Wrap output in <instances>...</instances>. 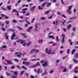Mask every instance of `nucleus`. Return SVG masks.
Here are the masks:
<instances>
[{"mask_svg": "<svg viewBox=\"0 0 78 78\" xmlns=\"http://www.w3.org/2000/svg\"><path fill=\"white\" fill-rule=\"evenodd\" d=\"M67 71V69L66 68H65L64 69H63L62 71V72H66Z\"/></svg>", "mask_w": 78, "mask_h": 78, "instance_id": "obj_32", "label": "nucleus"}, {"mask_svg": "<svg viewBox=\"0 0 78 78\" xmlns=\"http://www.w3.org/2000/svg\"><path fill=\"white\" fill-rule=\"evenodd\" d=\"M73 60V62L76 64H77V63H78V60H77L74 59Z\"/></svg>", "mask_w": 78, "mask_h": 78, "instance_id": "obj_17", "label": "nucleus"}, {"mask_svg": "<svg viewBox=\"0 0 78 78\" xmlns=\"http://www.w3.org/2000/svg\"><path fill=\"white\" fill-rule=\"evenodd\" d=\"M26 12V11H25L24 10H23V12H22V13L23 14H25Z\"/></svg>", "mask_w": 78, "mask_h": 78, "instance_id": "obj_62", "label": "nucleus"}, {"mask_svg": "<svg viewBox=\"0 0 78 78\" xmlns=\"http://www.w3.org/2000/svg\"><path fill=\"white\" fill-rule=\"evenodd\" d=\"M41 20H44L45 19V17H42L40 18Z\"/></svg>", "mask_w": 78, "mask_h": 78, "instance_id": "obj_51", "label": "nucleus"}, {"mask_svg": "<svg viewBox=\"0 0 78 78\" xmlns=\"http://www.w3.org/2000/svg\"><path fill=\"white\" fill-rule=\"evenodd\" d=\"M12 78H16V76H11Z\"/></svg>", "mask_w": 78, "mask_h": 78, "instance_id": "obj_64", "label": "nucleus"}, {"mask_svg": "<svg viewBox=\"0 0 78 78\" xmlns=\"http://www.w3.org/2000/svg\"><path fill=\"white\" fill-rule=\"evenodd\" d=\"M35 51V49L34 48L30 50V53H33V52Z\"/></svg>", "mask_w": 78, "mask_h": 78, "instance_id": "obj_23", "label": "nucleus"}, {"mask_svg": "<svg viewBox=\"0 0 78 78\" xmlns=\"http://www.w3.org/2000/svg\"><path fill=\"white\" fill-rule=\"evenodd\" d=\"M22 67L23 69H24V70H27V69L24 66H22Z\"/></svg>", "mask_w": 78, "mask_h": 78, "instance_id": "obj_40", "label": "nucleus"}, {"mask_svg": "<svg viewBox=\"0 0 78 78\" xmlns=\"http://www.w3.org/2000/svg\"><path fill=\"white\" fill-rule=\"evenodd\" d=\"M66 22V20H64V22H63V23H62V25H64V23H65Z\"/></svg>", "mask_w": 78, "mask_h": 78, "instance_id": "obj_37", "label": "nucleus"}, {"mask_svg": "<svg viewBox=\"0 0 78 78\" xmlns=\"http://www.w3.org/2000/svg\"><path fill=\"white\" fill-rule=\"evenodd\" d=\"M69 42L70 45H73V42L72 41V40L69 39L68 40Z\"/></svg>", "mask_w": 78, "mask_h": 78, "instance_id": "obj_12", "label": "nucleus"}, {"mask_svg": "<svg viewBox=\"0 0 78 78\" xmlns=\"http://www.w3.org/2000/svg\"><path fill=\"white\" fill-rule=\"evenodd\" d=\"M52 18V16H51L48 17V19H50Z\"/></svg>", "mask_w": 78, "mask_h": 78, "instance_id": "obj_60", "label": "nucleus"}, {"mask_svg": "<svg viewBox=\"0 0 78 78\" xmlns=\"http://www.w3.org/2000/svg\"><path fill=\"white\" fill-rule=\"evenodd\" d=\"M25 72V71H21V73H20V75H22L23 74V73Z\"/></svg>", "mask_w": 78, "mask_h": 78, "instance_id": "obj_30", "label": "nucleus"}, {"mask_svg": "<svg viewBox=\"0 0 78 78\" xmlns=\"http://www.w3.org/2000/svg\"><path fill=\"white\" fill-rule=\"evenodd\" d=\"M21 34H22V35H23V37H24V38H26L27 37L26 36H25V35H24V34H23L22 33H21Z\"/></svg>", "mask_w": 78, "mask_h": 78, "instance_id": "obj_48", "label": "nucleus"}, {"mask_svg": "<svg viewBox=\"0 0 78 78\" xmlns=\"http://www.w3.org/2000/svg\"><path fill=\"white\" fill-rule=\"evenodd\" d=\"M46 4L47 3H44V4H41V6H45V5H46Z\"/></svg>", "mask_w": 78, "mask_h": 78, "instance_id": "obj_61", "label": "nucleus"}, {"mask_svg": "<svg viewBox=\"0 0 78 78\" xmlns=\"http://www.w3.org/2000/svg\"><path fill=\"white\" fill-rule=\"evenodd\" d=\"M49 37L50 38H52V39H55V37H53V36L50 35L49 36Z\"/></svg>", "mask_w": 78, "mask_h": 78, "instance_id": "obj_27", "label": "nucleus"}, {"mask_svg": "<svg viewBox=\"0 0 78 78\" xmlns=\"http://www.w3.org/2000/svg\"><path fill=\"white\" fill-rule=\"evenodd\" d=\"M8 31H12V32H14V30H12L11 29H10L9 30H8Z\"/></svg>", "mask_w": 78, "mask_h": 78, "instance_id": "obj_47", "label": "nucleus"}, {"mask_svg": "<svg viewBox=\"0 0 78 78\" xmlns=\"http://www.w3.org/2000/svg\"><path fill=\"white\" fill-rule=\"evenodd\" d=\"M6 48V46L5 45H3L2 47H0V49H3V48Z\"/></svg>", "mask_w": 78, "mask_h": 78, "instance_id": "obj_15", "label": "nucleus"}, {"mask_svg": "<svg viewBox=\"0 0 78 78\" xmlns=\"http://www.w3.org/2000/svg\"><path fill=\"white\" fill-rule=\"evenodd\" d=\"M33 28V27H28V30H27V32H30V30H31L32 28Z\"/></svg>", "mask_w": 78, "mask_h": 78, "instance_id": "obj_13", "label": "nucleus"}, {"mask_svg": "<svg viewBox=\"0 0 78 78\" xmlns=\"http://www.w3.org/2000/svg\"><path fill=\"white\" fill-rule=\"evenodd\" d=\"M49 12H50L49 10L46 11V12H45V14H48Z\"/></svg>", "mask_w": 78, "mask_h": 78, "instance_id": "obj_50", "label": "nucleus"}, {"mask_svg": "<svg viewBox=\"0 0 78 78\" xmlns=\"http://www.w3.org/2000/svg\"><path fill=\"white\" fill-rule=\"evenodd\" d=\"M37 61V59H34L33 60H32L31 61H32V62H33V61Z\"/></svg>", "mask_w": 78, "mask_h": 78, "instance_id": "obj_58", "label": "nucleus"}, {"mask_svg": "<svg viewBox=\"0 0 78 78\" xmlns=\"http://www.w3.org/2000/svg\"><path fill=\"white\" fill-rule=\"evenodd\" d=\"M11 5H9V6H7V8L9 10H10V9H11Z\"/></svg>", "mask_w": 78, "mask_h": 78, "instance_id": "obj_20", "label": "nucleus"}, {"mask_svg": "<svg viewBox=\"0 0 78 78\" xmlns=\"http://www.w3.org/2000/svg\"><path fill=\"white\" fill-rule=\"evenodd\" d=\"M38 9H39V10H42V8H41V6L40 5L38 6Z\"/></svg>", "mask_w": 78, "mask_h": 78, "instance_id": "obj_25", "label": "nucleus"}, {"mask_svg": "<svg viewBox=\"0 0 78 78\" xmlns=\"http://www.w3.org/2000/svg\"><path fill=\"white\" fill-rule=\"evenodd\" d=\"M35 52H36L37 53H38L39 51V50L37 49H35Z\"/></svg>", "mask_w": 78, "mask_h": 78, "instance_id": "obj_54", "label": "nucleus"}, {"mask_svg": "<svg viewBox=\"0 0 78 78\" xmlns=\"http://www.w3.org/2000/svg\"><path fill=\"white\" fill-rule=\"evenodd\" d=\"M4 36H5V38L7 40H8V36H7V34H5L4 35Z\"/></svg>", "mask_w": 78, "mask_h": 78, "instance_id": "obj_18", "label": "nucleus"}, {"mask_svg": "<svg viewBox=\"0 0 78 78\" xmlns=\"http://www.w3.org/2000/svg\"><path fill=\"white\" fill-rule=\"evenodd\" d=\"M12 22H13V23H17V21L16 20H13L12 21Z\"/></svg>", "mask_w": 78, "mask_h": 78, "instance_id": "obj_55", "label": "nucleus"}, {"mask_svg": "<svg viewBox=\"0 0 78 78\" xmlns=\"http://www.w3.org/2000/svg\"><path fill=\"white\" fill-rule=\"evenodd\" d=\"M6 74H7V75L8 76H11V74L9 73H8L7 72L6 73Z\"/></svg>", "mask_w": 78, "mask_h": 78, "instance_id": "obj_53", "label": "nucleus"}, {"mask_svg": "<svg viewBox=\"0 0 78 78\" xmlns=\"http://www.w3.org/2000/svg\"><path fill=\"white\" fill-rule=\"evenodd\" d=\"M27 59H28L27 58H23L22 60L23 61H27Z\"/></svg>", "mask_w": 78, "mask_h": 78, "instance_id": "obj_56", "label": "nucleus"}, {"mask_svg": "<svg viewBox=\"0 0 78 78\" xmlns=\"http://www.w3.org/2000/svg\"><path fill=\"white\" fill-rule=\"evenodd\" d=\"M43 67H45V66H48V62H45L44 64H42Z\"/></svg>", "mask_w": 78, "mask_h": 78, "instance_id": "obj_10", "label": "nucleus"}, {"mask_svg": "<svg viewBox=\"0 0 78 78\" xmlns=\"http://www.w3.org/2000/svg\"><path fill=\"white\" fill-rule=\"evenodd\" d=\"M38 42L40 44H41V43H42L43 42V40H41L38 41Z\"/></svg>", "mask_w": 78, "mask_h": 78, "instance_id": "obj_26", "label": "nucleus"}, {"mask_svg": "<svg viewBox=\"0 0 78 78\" xmlns=\"http://www.w3.org/2000/svg\"><path fill=\"white\" fill-rule=\"evenodd\" d=\"M68 9H69V10H70V9H71L72 8V6L71 5L70 6H68Z\"/></svg>", "mask_w": 78, "mask_h": 78, "instance_id": "obj_21", "label": "nucleus"}, {"mask_svg": "<svg viewBox=\"0 0 78 78\" xmlns=\"http://www.w3.org/2000/svg\"><path fill=\"white\" fill-rule=\"evenodd\" d=\"M26 10H27V8H26L25 9H22V11H26Z\"/></svg>", "mask_w": 78, "mask_h": 78, "instance_id": "obj_59", "label": "nucleus"}, {"mask_svg": "<svg viewBox=\"0 0 78 78\" xmlns=\"http://www.w3.org/2000/svg\"><path fill=\"white\" fill-rule=\"evenodd\" d=\"M75 18H76V17H73L69 18V20H72V19H75Z\"/></svg>", "mask_w": 78, "mask_h": 78, "instance_id": "obj_34", "label": "nucleus"}, {"mask_svg": "<svg viewBox=\"0 0 78 78\" xmlns=\"http://www.w3.org/2000/svg\"><path fill=\"white\" fill-rule=\"evenodd\" d=\"M31 43L30 42H29L27 44V46H29V45H31Z\"/></svg>", "mask_w": 78, "mask_h": 78, "instance_id": "obj_36", "label": "nucleus"}, {"mask_svg": "<svg viewBox=\"0 0 78 78\" xmlns=\"http://www.w3.org/2000/svg\"><path fill=\"white\" fill-rule=\"evenodd\" d=\"M47 74H48V73L47 72V71H45L44 73L41 74V76H44V75H47Z\"/></svg>", "mask_w": 78, "mask_h": 78, "instance_id": "obj_11", "label": "nucleus"}, {"mask_svg": "<svg viewBox=\"0 0 78 78\" xmlns=\"http://www.w3.org/2000/svg\"><path fill=\"white\" fill-rule=\"evenodd\" d=\"M40 72V69H37V74H39V73Z\"/></svg>", "mask_w": 78, "mask_h": 78, "instance_id": "obj_28", "label": "nucleus"}, {"mask_svg": "<svg viewBox=\"0 0 78 78\" xmlns=\"http://www.w3.org/2000/svg\"><path fill=\"white\" fill-rule=\"evenodd\" d=\"M12 12H17V11L16 9H14L12 11Z\"/></svg>", "mask_w": 78, "mask_h": 78, "instance_id": "obj_43", "label": "nucleus"}, {"mask_svg": "<svg viewBox=\"0 0 78 78\" xmlns=\"http://www.w3.org/2000/svg\"><path fill=\"white\" fill-rule=\"evenodd\" d=\"M16 67H17L18 69H22V68H21V67H20L19 66H16Z\"/></svg>", "mask_w": 78, "mask_h": 78, "instance_id": "obj_45", "label": "nucleus"}, {"mask_svg": "<svg viewBox=\"0 0 78 78\" xmlns=\"http://www.w3.org/2000/svg\"><path fill=\"white\" fill-rule=\"evenodd\" d=\"M14 61H15V62H19V60H17V59L16 58H15L14 59Z\"/></svg>", "mask_w": 78, "mask_h": 78, "instance_id": "obj_38", "label": "nucleus"}, {"mask_svg": "<svg viewBox=\"0 0 78 78\" xmlns=\"http://www.w3.org/2000/svg\"><path fill=\"white\" fill-rule=\"evenodd\" d=\"M55 39H56L57 42H58L59 41V38H58V36H56Z\"/></svg>", "mask_w": 78, "mask_h": 78, "instance_id": "obj_22", "label": "nucleus"}, {"mask_svg": "<svg viewBox=\"0 0 78 78\" xmlns=\"http://www.w3.org/2000/svg\"><path fill=\"white\" fill-rule=\"evenodd\" d=\"M21 41L20 42V44H23V43H24L25 42V41H23L22 40H21V41Z\"/></svg>", "mask_w": 78, "mask_h": 78, "instance_id": "obj_52", "label": "nucleus"}, {"mask_svg": "<svg viewBox=\"0 0 78 78\" xmlns=\"http://www.w3.org/2000/svg\"><path fill=\"white\" fill-rule=\"evenodd\" d=\"M61 16L62 17H64V18H66V16L64 14H61Z\"/></svg>", "mask_w": 78, "mask_h": 78, "instance_id": "obj_49", "label": "nucleus"}, {"mask_svg": "<svg viewBox=\"0 0 78 78\" xmlns=\"http://www.w3.org/2000/svg\"><path fill=\"white\" fill-rule=\"evenodd\" d=\"M2 30L3 31H5V28H2Z\"/></svg>", "mask_w": 78, "mask_h": 78, "instance_id": "obj_63", "label": "nucleus"}, {"mask_svg": "<svg viewBox=\"0 0 78 78\" xmlns=\"http://www.w3.org/2000/svg\"><path fill=\"white\" fill-rule=\"evenodd\" d=\"M69 9H67V10H66V12H67V13H69V14H71V13H72V12H71V11L70 10H69Z\"/></svg>", "mask_w": 78, "mask_h": 78, "instance_id": "obj_14", "label": "nucleus"}, {"mask_svg": "<svg viewBox=\"0 0 78 78\" xmlns=\"http://www.w3.org/2000/svg\"><path fill=\"white\" fill-rule=\"evenodd\" d=\"M67 53V54H69V52H70V50L69 49H68L66 50Z\"/></svg>", "mask_w": 78, "mask_h": 78, "instance_id": "obj_41", "label": "nucleus"}, {"mask_svg": "<svg viewBox=\"0 0 78 78\" xmlns=\"http://www.w3.org/2000/svg\"><path fill=\"white\" fill-rule=\"evenodd\" d=\"M58 62H59V60H58L56 62V66H57L58 65Z\"/></svg>", "mask_w": 78, "mask_h": 78, "instance_id": "obj_42", "label": "nucleus"}, {"mask_svg": "<svg viewBox=\"0 0 78 78\" xmlns=\"http://www.w3.org/2000/svg\"><path fill=\"white\" fill-rule=\"evenodd\" d=\"M16 33L14 32L12 34L11 36V40H13L14 37H16Z\"/></svg>", "mask_w": 78, "mask_h": 78, "instance_id": "obj_3", "label": "nucleus"}, {"mask_svg": "<svg viewBox=\"0 0 78 78\" xmlns=\"http://www.w3.org/2000/svg\"><path fill=\"white\" fill-rule=\"evenodd\" d=\"M17 28H18L19 30H22V28L20 27L19 26L18 27H17Z\"/></svg>", "mask_w": 78, "mask_h": 78, "instance_id": "obj_44", "label": "nucleus"}, {"mask_svg": "<svg viewBox=\"0 0 78 78\" xmlns=\"http://www.w3.org/2000/svg\"><path fill=\"white\" fill-rule=\"evenodd\" d=\"M5 23L6 24V25H8V24H9V22L8 21H5Z\"/></svg>", "mask_w": 78, "mask_h": 78, "instance_id": "obj_31", "label": "nucleus"}, {"mask_svg": "<svg viewBox=\"0 0 78 78\" xmlns=\"http://www.w3.org/2000/svg\"><path fill=\"white\" fill-rule=\"evenodd\" d=\"M40 66V63L39 62H37L35 65L30 67V68H34V67H36V66Z\"/></svg>", "mask_w": 78, "mask_h": 78, "instance_id": "obj_2", "label": "nucleus"}, {"mask_svg": "<svg viewBox=\"0 0 78 78\" xmlns=\"http://www.w3.org/2000/svg\"><path fill=\"white\" fill-rule=\"evenodd\" d=\"M47 4V5L46 6L47 7H48L49 6H50L51 5V3L50 2H48Z\"/></svg>", "mask_w": 78, "mask_h": 78, "instance_id": "obj_16", "label": "nucleus"}, {"mask_svg": "<svg viewBox=\"0 0 78 78\" xmlns=\"http://www.w3.org/2000/svg\"><path fill=\"white\" fill-rule=\"evenodd\" d=\"M30 12H27V14H26L25 16H29L30 14Z\"/></svg>", "mask_w": 78, "mask_h": 78, "instance_id": "obj_35", "label": "nucleus"}, {"mask_svg": "<svg viewBox=\"0 0 78 78\" xmlns=\"http://www.w3.org/2000/svg\"><path fill=\"white\" fill-rule=\"evenodd\" d=\"M74 58H78V53L74 55Z\"/></svg>", "mask_w": 78, "mask_h": 78, "instance_id": "obj_19", "label": "nucleus"}, {"mask_svg": "<svg viewBox=\"0 0 78 78\" xmlns=\"http://www.w3.org/2000/svg\"><path fill=\"white\" fill-rule=\"evenodd\" d=\"M45 52H46V53L47 54H48V55H50V53H51V50H49L48 51V48H46Z\"/></svg>", "mask_w": 78, "mask_h": 78, "instance_id": "obj_4", "label": "nucleus"}, {"mask_svg": "<svg viewBox=\"0 0 78 78\" xmlns=\"http://www.w3.org/2000/svg\"><path fill=\"white\" fill-rule=\"evenodd\" d=\"M71 26H72L71 25L69 24L67 26V28H68V29H69V28H70Z\"/></svg>", "mask_w": 78, "mask_h": 78, "instance_id": "obj_33", "label": "nucleus"}, {"mask_svg": "<svg viewBox=\"0 0 78 78\" xmlns=\"http://www.w3.org/2000/svg\"><path fill=\"white\" fill-rule=\"evenodd\" d=\"M36 8V6H33L32 8L31 7L30 8V9H31V10H34V8Z\"/></svg>", "mask_w": 78, "mask_h": 78, "instance_id": "obj_24", "label": "nucleus"}, {"mask_svg": "<svg viewBox=\"0 0 78 78\" xmlns=\"http://www.w3.org/2000/svg\"><path fill=\"white\" fill-rule=\"evenodd\" d=\"M15 54H18L17 55V57L18 58H20L21 57V55H22V53L20 52H15Z\"/></svg>", "mask_w": 78, "mask_h": 78, "instance_id": "obj_6", "label": "nucleus"}, {"mask_svg": "<svg viewBox=\"0 0 78 78\" xmlns=\"http://www.w3.org/2000/svg\"><path fill=\"white\" fill-rule=\"evenodd\" d=\"M13 73L15 75H17V72H14Z\"/></svg>", "mask_w": 78, "mask_h": 78, "instance_id": "obj_46", "label": "nucleus"}, {"mask_svg": "<svg viewBox=\"0 0 78 78\" xmlns=\"http://www.w3.org/2000/svg\"><path fill=\"white\" fill-rule=\"evenodd\" d=\"M2 10H3L4 11H6V8H4L3 7H2Z\"/></svg>", "mask_w": 78, "mask_h": 78, "instance_id": "obj_39", "label": "nucleus"}, {"mask_svg": "<svg viewBox=\"0 0 78 78\" xmlns=\"http://www.w3.org/2000/svg\"><path fill=\"white\" fill-rule=\"evenodd\" d=\"M78 69V66H76L74 67V73H78V71L77 70Z\"/></svg>", "mask_w": 78, "mask_h": 78, "instance_id": "obj_5", "label": "nucleus"}, {"mask_svg": "<svg viewBox=\"0 0 78 78\" xmlns=\"http://www.w3.org/2000/svg\"><path fill=\"white\" fill-rule=\"evenodd\" d=\"M2 17H4L5 19H9V17L4 15V14H2Z\"/></svg>", "mask_w": 78, "mask_h": 78, "instance_id": "obj_9", "label": "nucleus"}, {"mask_svg": "<svg viewBox=\"0 0 78 78\" xmlns=\"http://www.w3.org/2000/svg\"><path fill=\"white\" fill-rule=\"evenodd\" d=\"M12 61V59H11V60L10 61L9 60H6V62H7V64H11V65H12V62H11Z\"/></svg>", "mask_w": 78, "mask_h": 78, "instance_id": "obj_8", "label": "nucleus"}, {"mask_svg": "<svg viewBox=\"0 0 78 78\" xmlns=\"http://www.w3.org/2000/svg\"><path fill=\"white\" fill-rule=\"evenodd\" d=\"M22 64H24L25 65V66H29L30 64L29 62H22Z\"/></svg>", "mask_w": 78, "mask_h": 78, "instance_id": "obj_7", "label": "nucleus"}, {"mask_svg": "<svg viewBox=\"0 0 78 78\" xmlns=\"http://www.w3.org/2000/svg\"><path fill=\"white\" fill-rule=\"evenodd\" d=\"M63 50H61L59 52L60 53H61V54H62L63 53Z\"/></svg>", "mask_w": 78, "mask_h": 78, "instance_id": "obj_57", "label": "nucleus"}, {"mask_svg": "<svg viewBox=\"0 0 78 78\" xmlns=\"http://www.w3.org/2000/svg\"><path fill=\"white\" fill-rule=\"evenodd\" d=\"M37 28V23H36L35 24V26L34 27V28L35 30H36Z\"/></svg>", "mask_w": 78, "mask_h": 78, "instance_id": "obj_29", "label": "nucleus"}, {"mask_svg": "<svg viewBox=\"0 0 78 78\" xmlns=\"http://www.w3.org/2000/svg\"><path fill=\"white\" fill-rule=\"evenodd\" d=\"M61 36L62 37L61 42L62 44H64L65 42V40H64V39H65V36L64 35V34H62L61 35Z\"/></svg>", "mask_w": 78, "mask_h": 78, "instance_id": "obj_1", "label": "nucleus"}]
</instances>
